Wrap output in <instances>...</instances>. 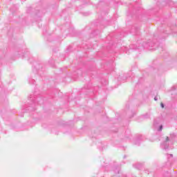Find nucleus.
Listing matches in <instances>:
<instances>
[{"label": "nucleus", "mask_w": 177, "mask_h": 177, "mask_svg": "<svg viewBox=\"0 0 177 177\" xmlns=\"http://www.w3.org/2000/svg\"><path fill=\"white\" fill-rule=\"evenodd\" d=\"M169 140V138L168 137H166V142H168Z\"/></svg>", "instance_id": "1"}, {"label": "nucleus", "mask_w": 177, "mask_h": 177, "mask_svg": "<svg viewBox=\"0 0 177 177\" xmlns=\"http://www.w3.org/2000/svg\"><path fill=\"white\" fill-rule=\"evenodd\" d=\"M161 129H162V126H160V131H161Z\"/></svg>", "instance_id": "2"}, {"label": "nucleus", "mask_w": 177, "mask_h": 177, "mask_svg": "<svg viewBox=\"0 0 177 177\" xmlns=\"http://www.w3.org/2000/svg\"><path fill=\"white\" fill-rule=\"evenodd\" d=\"M162 107L164 108V104H162Z\"/></svg>", "instance_id": "3"}]
</instances>
